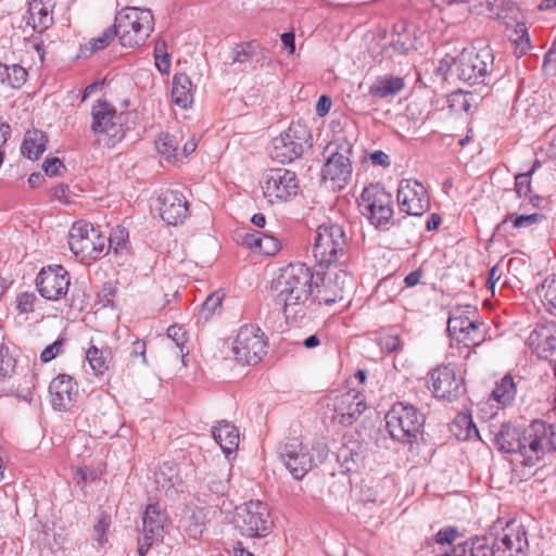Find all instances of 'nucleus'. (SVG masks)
Here are the masks:
<instances>
[{"instance_id": "38", "label": "nucleus", "mask_w": 556, "mask_h": 556, "mask_svg": "<svg viewBox=\"0 0 556 556\" xmlns=\"http://www.w3.org/2000/svg\"><path fill=\"white\" fill-rule=\"evenodd\" d=\"M224 468L220 469L219 473L210 472L204 478L205 483L210 492L219 496L224 495L228 490V470L227 464L224 463Z\"/></svg>"}, {"instance_id": "44", "label": "nucleus", "mask_w": 556, "mask_h": 556, "mask_svg": "<svg viewBox=\"0 0 556 556\" xmlns=\"http://www.w3.org/2000/svg\"><path fill=\"white\" fill-rule=\"evenodd\" d=\"M453 427L465 429L464 433L455 432V435L460 440H468V439H472L473 437H479V431L470 416H467V415L458 416L455 419Z\"/></svg>"}, {"instance_id": "3", "label": "nucleus", "mask_w": 556, "mask_h": 556, "mask_svg": "<svg viewBox=\"0 0 556 556\" xmlns=\"http://www.w3.org/2000/svg\"><path fill=\"white\" fill-rule=\"evenodd\" d=\"M348 255V237L343 227L334 223L320 225L315 235L313 256L320 267L341 266Z\"/></svg>"}, {"instance_id": "26", "label": "nucleus", "mask_w": 556, "mask_h": 556, "mask_svg": "<svg viewBox=\"0 0 556 556\" xmlns=\"http://www.w3.org/2000/svg\"><path fill=\"white\" fill-rule=\"evenodd\" d=\"M329 282L333 295H320L318 296V303L332 305L338 301H343L345 299V293L351 291L354 287L353 277L342 268H339L337 271L332 274V277H330L329 279Z\"/></svg>"}, {"instance_id": "24", "label": "nucleus", "mask_w": 556, "mask_h": 556, "mask_svg": "<svg viewBox=\"0 0 556 556\" xmlns=\"http://www.w3.org/2000/svg\"><path fill=\"white\" fill-rule=\"evenodd\" d=\"M51 0H31L28 3L26 24L41 34L53 24Z\"/></svg>"}, {"instance_id": "31", "label": "nucleus", "mask_w": 556, "mask_h": 556, "mask_svg": "<svg viewBox=\"0 0 556 556\" xmlns=\"http://www.w3.org/2000/svg\"><path fill=\"white\" fill-rule=\"evenodd\" d=\"M404 87L405 83L402 77L383 75L376 78L375 83L369 87V93L372 97L387 98L397 94Z\"/></svg>"}, {"instance_id": "29", "label": "nucleus", "mask_w": 556, "mask_h": 556, "mask_svg": "<svg viewBox=\"0 0 556 556\" xmlns=\"http://www.w3.org/2000/svg\"><path fill=\"white\" fill-rule=\"evenodd\" d=\"M48 136L39 129L27 130L22 146L21 153L29 160H38L47 149Z\"/></svg>"}, {"instance_id": "37", "label": "nucleus", "mask_w": 556, "mask_h": 556, "mask_svg": "<svg viewBox=\"0 0 556 556\" xmlns=\"http://www.w3.org/2000/svg\"><path fill=\"white\" fill-rule=\"evenodd\" d=\"M539 290L545 309L556 316V274L547 276Z\"/></svg>"}, {"instance_id": "23", "label": "nucleus", "mask_w": 556, "mask_h": 556, "mask_svg": "<svg viewBox=\"0 0 556 556\" xmlns=\"http://www.w3.org/2000/svg\"><path fill=\"white\" fill-rule=\"evenodd\" d=\"M528 345L540 358L548 359L556 350V329L554 325L541 324L531 331Z\"/></svg>"}, {"instance_id": "56", "label": "nucleus", "mask_w": 556, "mask_h": 556, "mask_svg": "<svg viewBox=\"0 0 556 556\" xmlns=\"http://www.w3.org/2000/svg\"><path fill=\"white\" fill-rule=\"evenodd\" d=\"M160 45L161 42H157L154 49L155 65L161 73L166 74L169 72L170 68L169 54H161L162 50L160 48Z\"/></svg>"}, {"instance_id": "35", "label": "nucleus", "mask_w": 556, "mask_h": 556, "mask_svg": "<svg viewBox=\"0 0 556 556\" xmlns=\"http://www.w3.org/2000/svg\"><path fill=\"white\" fill-rule=\"evenodd\" d=\"M545 216L543 214L539 213H532V214H522V215H516V214H508L501 224L497 225V231H506L509 223L511 224L513 228H529L541 220H543Z\"/></svg>"}, {"instance_id": "33", "label": "nucleus", "mask_w": 556, "mask_h": 556, "mask_svg": "<svg viewBox=\"0 0 556 556\" xmlns=\"http://www.w3.org/2000/svg\"><path fill=\"white\" fill-rule=\"evenodd\" d=\"M231 54L233 63L250 64L263 61L265 59V49L257 41L252 40L236 46Z\"/></svg>"}, {"instance_id": "53", "label": "nucleus", "mask_w": 556, "mask_h": 556, "mask_svg": "<svg viewBox=\"0 0 556 556\" xmlns=\"http://www.w3.org/2000/svg\"><path fill=\"white\" fill-rule=\"evenodd\" d=\"M36 295L34 293L24 292L16 299V308L21 314H27L34 311Z\"/></svg>"}, {"instance_id": "16", "label": "nucleus", "mask_w": 556, "mask_h": 556, "mask_svg": "<svg viewBox=\"0 0 556 556\" xmlns=\"http://www.w3.org/2000/svg\"><path fill=\"white\" fill-rule=\"evenodd\" d=\"M429 377V388L437 399L454 401L465 392L464 380L452 364L438 366Z\"/></svg>"}, {"instance_id": "4", "label": "nucleus", "mask_w": 556, "mask_h": 556, "mask_svg": "<svg viewBox=\"0 0 556 556\" xmlns=\"http://www.w3.org/2000/svg\"><path fill=\"white\" fill-rule=\"evenodd\" d=\"M119 43L124 48H138L147 41L154 29V17L150 10L127 7L114 21Z\"/></svg>"}, {"instance_id": "46", "label": "nucleus", "mask_w": 556, "mask_h": 556, "mask_svg": "<svg viewBox=\"0 0 556 556\" xmlns=\"http://www.w3.org/2000/svg\"><path fill=\"white\" fill-rule=\"evenodd\" d=\"M118 38V35H117V31H116V27L114 26V24L112 26H110L109 28H106L102 35H100L99 37L97 38H92L90 41H89V46H90V50L91 52H97L99 50H102L104 48H106L110 42L114 39V38Z\"/></svg>"}, {"instance_id": "61", "label": "nucleus", "mask_w": 556, "mask_h": 556, "mask_svg": "<svg viewBox=\"0 0 556 556\" xmlns=\"http://www.w3.org/2000/svg\"><path fill=\"white\" fill-rule=\"evenodd\" d=\"M188 525H185V532L192 539L197 540L203 532L204 525L202 522L195 521L191 522L190 520H186Z\"/></svg>"}, {"instance_id": "52", "label": "nucleus", "mask_w": 556, "mask_h": 556, "mask_svg": "<svg viewBox=\"0 0 556 556\" xmlns=\"http://www.w3.org/2000/svg\"><path fill=\"white\" fill-rule=\"evenodd\" d=\"M529 174L520 173L515 176V191L518 198H528L532 192Z\"/></svg>"}, {"instance_id": "28", "label": "nucleus", "mask_w": 556, "mask_h": 556, "mask_svg": "<svg viewBox=\"0 0 556 556\" xmlns=\"http://www.w3.org/2000/svg\"><path fill=\"white\" fill-rule=\"evenodd\" d=\"M521 431L522 429L516 428L509 422H504L494 435V443L501 452L518 455Z\"/></svg>"}, {"instance_id": "34", "label": "nucleus", "mask_w": 556, "mask_h": 556, "mask_svg": "<svg viewBox=\"0 0 556 556\" xmlns=\"http://www.w3.org/2000/svg\"><path fill=\"white\" fill-rule=\"evenodd\" d=\"M86 359L96 376H103L111 367L112 352L100 350L92 344L86 351Z\"/></svg>"}, {"instance_id": "51", "label": "nucleus", "mask_w": 556, "mask_h": 556, "mask_svg": "<svg viewBox=\"0 0 556 556\" xmlns=\"http://www.w3.org/2000/svg\"><path fill=\"white\" fill-rule=\"evenodd\" d=\"M9 85L13 88H20L27 79V71L18 64L9 66Z\"/></svg>"}, {"instance_id": "50", "label": "nucleus", "mask_w": 556, "mask_h": 556, "mask_svg": "<svg viewBox=\"0 0 556 556\" xmlns=\"http://www.w3.org/2000/svg\"><path fill=\"white\" fill-rule=\"evenodd\" d=\"M65 345V339L59 338L52 344H49L45 348V350L40 354V361L42 363H48L54 359L58 355L63 353Z\"/></svg>"}, {"instance_id": "17", "label": "nucleus", "mask_w": 556, "mask_h": 556, "mask_svg": "<svg viewBox=\"0 0 556 556\" xmlns=\"http://www.w3.org/2000/svg\"><path fill=\"white\" fill-rule=\"evenodd\" d=\"M494 556H529V541L526 527L521 523L508 522L502 535L494 542Z\"/></svg>"}, {"instance_id": "14", "label": "nucleus", "mask_w": 556, "mask_h": 556, "mask_svg": "<svg viewBox=\"0 0 556 556\" xmlns=\"http://www.w3.org/2000/svg\"><path fill=\"white\" fill-rule=\"evenodd\" d=\"M280 460L295 480H301L316 466L312 451L296 438L288 439L278 447Z\"/></svg>"}, {"instance_id": "54", "label": "nucleus", "mask_w": 556, "mask_h": 556, "mask_svg": "<svg viewBox=\"0 0 556 556\" xmlns=\"http://www.w3.org/2000/svg\"><path fill=\"white\" fill-rule=\"evenodd\" d=\"M543 71L548 76H556V41L553 42L552 47L545 53Z\"/></svg>"}, {"instance_id": "21", "label": "nucleus", "mask_w": 556, "mask_h": 556, "mask_svg": "<svg viewBox=\"0 0 556 556\" xmlns=\"http://www.w3.org/2000/svg\"><path fill=\"white\" fill-rule=\"evenodd\" d=\"M160 215L168 225L182 223L188 214V202L185 195L175 190H166L159 197Z\"/></svg>"}, {"instance_id": "64", "label": "nucleus", "mask_w": 556, "mask_h": 556, "mask_svg": "<svg viewBox=\"0 0 556 556\" xmlns=\"http://www.w3.org/2000/svg\"><path fill=\"white\" fill-rule=\"evenodd\" d=\"M331 99L328 96H320L317 104H316V112L319 116H325L329 113L331 109Z\"/></svg>"}, {"instance_id": "27", "label": "nucleus", "mask_w": 556, "mask_h": 556, "mask_svg": "<svg viewBox=\"0 0 556 556\" xmlns=\"http://www.w3.org/2000/svg\"><path fill=\"white\" fill-rule=\"evenodd\" d=\"M212 434L226 455L233 453L239 445L238 429L226 420L217 421L212 428Z\"/></svg>"}, {"instance_id": "15", "label": "nucleus", "mask_w": 556, "mask_h": 556, "mask_svg": "<svg viewBox=\"0 0 556 556\" xmlns=\"http://www.w3.org/2000/svg\"><path fill=\"white\" fill-rule=\"evenodd\" d=\"M70 285V274L62 265L42 267L36 277L37 291L49 301L63 299Z\"/></svg>"}, {"instance_id": "12", "label": "nucleus", "mask_w": 556, "mask_h": 556, "mask_svg": "<svg viewBox=\"0 0 556 556\" xmlns=\"http://www.w3.org/2000/svg\"><path fill=\"white\" fill-rule=\"evenodd\" d=\"M236 522L240 532L249 538L266 536L273 525L268 507L261 501H250L238 506Z\"/></svg>"}, {"instance_id": "11", "label": "nucleus", "mask_w": 556, "mask_h": 556, "mask_svg": "<svg viewBox=\"0 0 556 556\" xmlns=\"http://www.w3.org/2000/svg\"><path fill=\"white\" fill-rule=\"evenodd\" d=\"M262 190L270 204L287 202L298 194V176L287 168H269L263 174Z\"/></svg>"}, {"instance_id": "18", "label": "nucleus", "mask_w": 556, "mask_h": 556, "mask_svg": "<svg viewBox=\"0 0 556 556\" xmlns=\"http://www.w3.org/2000/svg\"><path fill=\"white\" fill-rule=\"evenodd\" d=\"M91 129L94 134H106L113 141H121L125 130L119 122L116 109L106 100H98L91 109Z\"/></svg>"}, {"instance_id": "22", "label": "nucleus", "mask_w": 556, "mask_h": 556, "mask_svg": "<svg viewBox=\"0 0 556 556\" xmlns=\"http://www.w3.org/2000/svg\"><path fill=\"white\" fill-rule=\"evenodd\" d=\"M78 393L77 383L73 377L60 374L49 386L50 402L54 409L68 410Z\"/></svg>"}, {"instance_id": "57", "label": "nucleus", "mask_w": 556, "mask_h": 556, "mask_svg": "<svg viewBox=\"0 0 556 556\" xmlns=\"http://www.w3.org/2000/svg\"><path fill=\"white\" fill-rule=\"evenodd\" d=\"M42 168L48 176L55 177L60 175L61 169H65V166L59 157H50L43 162Z\"/></svg>"}, {"instance_id": "25", "label": "nucleus", "mask_w": 556, "mask_h": 556, "mask_svg": "<svg viewBox=\"0 0 556 556\" xmlns=\"http://www.w3.org/2000/svg\"><path fill=\"white\" fill-rule=\"evenodd\" d=\"M478 320V311L470 305L455 306L451 309L447 320V331L455 339L466 329H472Z\"/></svg>"}, {"instance_id": "32", "label": "nucleus", "mask_w": 556, "mask_h": 556, "mask_svg": "<svg viewBox=\"0 0 556 556\" xmlns=\"http://www.w3.org/2000/svg\"><path fill=\"white\" fill-rule=\"evenodd\" d=\"M191 79L185 73L175 74L173 78L172 98L175 104L187 109L193 101Z\"/></svg>"}, {"instance_id": "2", "label": "nucleus", "mask_w": 556, "mask_h": 556, "mask_svg": "<svg viewBox=\"0 0 556 556\" xmlns=\"http://www.w3.org/2000/svg\"><path fill=\"white\" fill-rule=\"evenodd\" d=\"M494 54L491 48L464 49L454 60L451 72L470 86H488L492 81Z\"/></svg>"}, {"instance_id": "41", "label": "nucleus", "mask_w": 556, "mask_h": 556, "mask_svg": "<svg viewBox=\"0 0 556 556\" xmlns=\"http://www.w3.org/2000/svg\"><path fill=\"white\" fill-rule=\"evenodd\" d=\"M337 459L341 464L342 469L349 472L358 467L362 462V455L353 448L344 445L338 451Z\"/></svg>"}, {"instance_id": "9", "label": "nucleus", "mask_w": 556, "mask_h": 556, "mask_svg": "<svg viewBox=\"0 0 556 556\" xmlns=\"http://www.w3.org/2000/svg\"><path fill=\"white\" fill-rule=\"evenodd\" d=\"M309 130L301 123H291L286 131L271 141L270 156L280 163H291L309 147Z\"/></svg>"}, {"instance_id": "47", "label": "nucleus", "mask_w": 556, "mask_h": 556, "mask_svg": "<svg viewBox=\"0 0 556 556\" xmlns=\"http://www.w3.org/2000/svg\"><path fill=\"white\" fill-rule=\"evenodd\" d=\"M167 337L175 343L184 359L189 353L188 350L185 352V345L187 342L185 329L180 326L173 325L167 329Z\"/></svg>"}, {"instance_id": "59", "label": "nucleus", "mask_w": 556, "mask_h": 556, "mask_svg": "<svg viewBox=\"0 0 556 556\" xmlns=\"http://www.w3.org/2000/svg\"><path fill=\"white\" fill-rule=\"evenodd\" d=\"M162 541L161 539H154L151 534L142 531V536L138 539V554L139 556H146L149 548L154 544Z\"/></svg>"}, {"instance_id": "48", "label": "nucleus", "mask_w": 556, "mask_h": 556, "mask_svg": "<svg viewBox=\"0 0 556 556\" xmlns=\"http://www.w3.org/2000/svg\"><path fill=\"white\" fill-rule=\"evenodd\" d=\"M146 342L141 339H134L131 341L130 348H129V357L132 364H141L147 365V356H146Z\"/></svg>"}, {"instance_id": "60", "label": "nucleus", "mask_w": 556, "mask_h": 556, "mask_svg": "<svg viewBox=\"0 0 556 556\" xmlns=\"http://www.w3.org/2000/svg\"><path fill=\"white\" fill-rule=\"evenodd\" d=\"M261 231H247L241 237V243L247 248L258 250Z\"/></svg>"}, {"instance_id": "55", "label": "nucleus", "mask_w": 556, "mask_h": 556, "mask_svg": "<svg viewBox=\"0 0 556 556\" xmlns=\"http://www.w3.org/2000/svg\"><path fill=\"white\" fill-rule=\"evenodd\" d=\"M459 536L460 533L457 528L446 527L437 532L435 542L439 544H452Z\"/></svg>"}, {"instance_id": "42", "label": "nucleus", "mask_w": 556, "mask_h": 556, "mask_svg": "<svg viewBox=\"0 0 556 556\" xmlns=\"http://www.w3.org/2000/svg\"><path fill=\"white\" fill-rule=\"evenodd\" d=\"M482 326L483 324L478 319L472 329H466L464 332H460L456 340L463 342L466 346L480 345L485 340V334L481 331Z\"/></svg>"}, {"instance_id": "10", "label": "nucleus", "mask_w": 556, "mask_h": 556, "mask_svg": "<svg viewBox=\"0 0 556 556\" xmlns=\"http://www.w3.org/2000/svg\"><path fill=\"white\" fill-rule=\"evenodd\" d=\"M68 244L71 251L80 260H97L106 248V237L85 220L74 223Z\"/></svg>"}, {"instance_id": "30", "label": "nucleus", "mask_w": 556, "mask_h": 556, "mask_svg": "<svg viewBox=\"0 0 556 556\" xmlns=\"http://www.w3.org/2000/svg\"><path fill=\"white\" fill-rule=\"evenodd\" d=\"M166 516L162 513L157 504L147 506L142 518V531L149 533L154 539L163 540Z\"/></svg>"}, {"instance_id": "1", "label": "nucleus", "mask_w": 556, "mask_h": 556, "mask_svg": "<svg viewBox=\"0 0 556 556\" xmlns=\"http://www.w3.org/2000/svg\"><path fill=\"white\" fill-rule=\"evenodd\" d=\"M314 271L303 263L289 264L281 269L276 281V301L281 305L287 319L303 318L308 308L318 300Z\"/></svg>"}, {"instance_id": "39", "label": "nucleus", "mask_w": 556, "mask_h": 556, "mask_svg": "<svg viewBox=\"0 0 556 556\" xmlns=\"http://www.w3.org/2000/svg\"><path fill=\"white\" fill-rule=\"evenodd\" d=\"M225 293L223 290L212 292L202 303L199 311V318L204 321L208 320L222 307Z\"/></svg>"}, {"instance_id": "49", "label": "nucleus", "mask_w": 556, "mask_h": 556, "mask_svg": "<svg viewBox=\"0 0 556 556\" xmlns=\"http://www.w3.org/2000/svg\"><path fill=\"white\" fill-rule=\"evenodd\" d=\"M111 523V517L108 515H101L98 522L93 527L92 538L98 542L99 545H103L106 539V531Z\"/></svg>"}, {"instance_id": "63", "label": "nucleus", "mask_w": 556, "mask_h": 556, "mask_svg": "<svg viewBox=\"0 0 556 556\" xmlns=\"http://www.w3.org/2000/svg\"><path fill=\"white\" fill-rule=\"evenodd\" d=\"M369 159L374 165H379L382 167H388L390 165L389 155L380 150L372 152Z\"/></svg>"}, {"instance_id": "58", "label": "nucleus", "mask_w": 556, "mask_h": 556, "mask_svg": "<svg viewBox=\"0 0 556 556\" xmlns=\"http://www.w3.org/2000/svg\"><path fill=\"white\" fill-rule=\"evenodd\" d=\"M379 345L382 351L392 353L401 349V340L397 336H384L379 339Z\"/></svg>"}, {"instance_id": "5", "label": "nucleus", "mask_w": 556, "mask_h": 556, "mask_svg": "<svg viewBox=\"0 0 556 556\" xmlns=\"http://www.w3.org/2000/svg\"><path fill=\"white\" fill-rule=\"evenodd\" d=\"M425 415L409 403L392 405L386 415L387 430L392 440L402 444L416 443L422 434Z\"/></svg>"}, {"instance_id": "6", "label": "nucleus", "mask_w": 556, "mask_h": 556, "mask_svg": "<svg viewBox=\"0 0 556 556\" xmlns=\"http://www.w3.org/2000/svg\"><path fill=\"white\" fill-rule=\"evenodd\" d=\"M353 147L345 139H339L327 147L330 154L321 167L320 176L332 190L343 189L352 177V154Z\"/></svg>"}, {"instance_id": "36", "label": "nucleus", "mask_w": 556, "mask_h": 556, "mask_svg": "<svg viewBox=\"0 0 556 556\" xmlns=\"http://www.w3.org/2000/svg\"><path fill=\"white\" fill-rule=\"evenodd\" d=\"M516 396V384L511 376L506 375L496 383L492 391V397L502 406L510 404Z\"/></svg>"}, {"instance_id": "43", "label": "nucleus", "mask_w": 556, "mask_h": 556, "mask_svg": "<svg viewBox=\"0 0 556 556\" xmlns=\"http://www.w3.org/2000/svg\"><path fill=\"white\" fill-rule=\"evenodd\" d=\"M128 231L125 228H116L106 238L108 251L113 250L115 254L123 253L127 249Z\"/></svg>"}, {"instance_id": "40", "label": "nucleus", "mask_w": 556, "mask_h": 556, "mask_svg": "<svg viewBox=\"0 0 556 556\" xmlns=\"http://www.w3.org/2000/svg\"><path fill=\"white\" fill-rule=\"evenodd\" d=\"M178 144L176 137L168 132L161 134L155 141L159 153L168 161L176 157Z\"/></svg>"}, {"instance_id": "45", "label": "nucleus", "mask_w": 556, "mask_h": 556, "mask_svg": "<svg viewBox=\"0 0 556 556\" xmlns=\"http://www.w3.org/2000/svg\"><path fill=\"white\" fill-rule=\"evenodd\" d=\"M260 247L258 252L265 255H275L281 249V243L278 238L266 232H260Z\"/></svg>"}, {"instance_id": "7", "label": "nucleus", "mask_w": 556, "mask_h": 556, "mask_svg": "<svg viewBox=\"0 0 556 556\" xmlns=\"http://www.w3.org/2000/svg\"><path fill=\"white\" fill-rule=\"evenodd\" d=\"M361 213L377 229L387 230L392 223L393 198L380 185L366 187L358 200Z\"/></svg>"}, {"instance_id": "62", "label": "nucleus", "mask_w": 556, "mask_h": 556, "mask_svg": "<svg viewBox=\"0 0 556 556\" xmlns=\"http://www.w3.org/2000/svg\"><path fill=\"white\" fill-rule=\"evenodd\" d=\"M53 198L59 200L61 203H70V188L67 185L61 184L53 188Z\"/></svg>"}, {"instance_id": "20", "label": "nucleus", "mask_w": 556, "mask_h": 556, "mask_svg": "<svg viewBox=\"0 0 556 556\" xmlns=\"http://www.w3.org/2000/svg\"><path fill=\"white\" fill-rule=\"evenodd\" d=\"M397 203L401 212L421 216L430 207L426 188L417 180L403 179L397 188Z\"/></svg>"}, {"instance_id": "13", "label": "nucleus", "mask_w": 556, "mask_h": 556, "mask_svg": "<svg viewBox=\"0 0 556 556\" xmlns=\"http://www.w3.org/2000/svg\"><path fill=\"white\" fill-rule=\"evenodd\" d=\"M232 352L236 359L242 364H257L266 354L263 331L254 325L242 326L233 340Z\"/></svg>"}, {"instance_id": "19", "label": "nucleus", "mask_w": 556, "mask_h": 556, "mask_svg": "<svg viewBox=\"0 0 556 556\" xmlns=\"http://www.w3.org/2000/svg\"><path fill=\"white\" fill-rule=\"evenodd\" d=\"M328 407L332 409V420L343 426H351L365 412L366 403L359 391L349 390L330 400Z\"/></svg>"}, {"instance_id": "8", "label": "nucleus", "mask_w": 556, "mask_h": 556, "mask_svg": "<svg viewBox=\"0 0 556 556\" xmlns=\"http://www.w3.org/2000/svg\"><path fill=\"white\" fill-rule=\"evenodd\" d=\"M552 435V425L543 420L532 421L520 435V463L533 467L548 453V441Z\"/></svg>"}]
</instances>
